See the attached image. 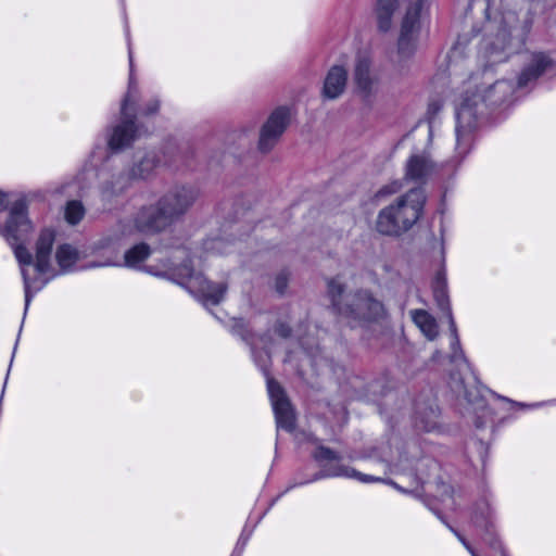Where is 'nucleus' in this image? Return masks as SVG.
I'll use <instances>...</instances> for the list:
<instances>
[{
	"label": "nucleus",
	"mask_w": 556,
	"mask_h": 556,
	"mask_svg": "<svg viewBox=\"0 0 556 556\" xmlns=\"http://www.w3.org/2000/svg\"><path fill=\"white\" fill-rule=\"evenodd\" d=\"M410 315L413 321L427 339L432 341L439 336V327L437 320L427 311L414 309L410 312Z\"/></svg>",
	"instance_id": "412c9836"
},
{
	"label": "nucleus",
	"mask_w": 556,
	"mask_h": 556,
	"mask_svg": "<svg viewBox=\"0 0 556 556\" xmlns=\"http://www.w3.org/2000/svg\"><path fill=\"white\" fill-rule=\"evenodd\" d=\"M486 22L483 26L484 35L480 42L479 54L485 60V67L508 60L511 53L517 52L526 45L527 37L533 26V15L527 12L522 21L516 24L515 13H507L500 21L490 18V0H485Z\"/></svg>",
	"instance_id": "f03ea898"
},
{
	"label": "nucleus",
	"mask_w": 556,
	"mask_h": 556,
	"mask_svg": "<svg viewBox=\"0 0 556 556\" xmlns=\"http://www.w3.org/2000/svg\"><path fill=\"white\" fill-rule=\"evenodd\" d=\"M450 330H451L452 338H453L452 339V343H451V346H452V350H453V353L451 355V361L452 362H456L459 358L466 361L464 352L460 349V341H459V337H458V333H457V328L455 327V332L451 328H450Z\"/></svg>",
	"instance_id": "cd10ccee"
},
{
	"label": "nucleus",
	"mask_w": 556,
	"mask_h": 556,
	"mask_svg": "<svg viewBox=\"0 0 556 556\" xmlns=\"http://www.w3.org/2000/svg\"><path fill=\"white\" fill-rule=\"evenodd\" d=\"M515 92L510 80L498 79L492 85L478 90L466 92L456 108V148L465 153L471 146L473 131L489 110L506 103Z\"/></svg>",
	"instance_id": "7ed1b4c3"
},
{
	"label": "nucleus",
	"mask_w": 556,
	"mask_h": 556,
	"mask_svg": "<svg viewBox=\"0 0 556 556\" xmlns=\"http://www.w3.org/2000/svg\"><path fill=\"white\" fill-rule=\"evenodd\" d=\"M439 518L446 525V527L456 535V538L462 542V544L466 547V549L473 554L475 548L470 545V543L465 539L464 535H462L455 528H453L450 523H447L444 518L440 515H438Z\"/></svg>",
	"instance_id": "7c9ffc66"
},
{
	"label": "nucleus",
	"mask_w": 556,
	"mask_h": 556,
	"mask_svg": "<svg viewBox=\"0 0 556 556\" xmlns=\"http://www.w3.org/2000/svg\"><path fill=\"white\" fill-rule=\"evenodd\" d=\"M178 276L186 281L181 282L191 294L200 298L204 305L219 304L227 290L225 283H213L206 280L200 271H195L193 267L187 268L186 274L178 271Z\"/></svg>",
	"instance_id": "9d476101"
},
{
	"label": "nucleus",
	"mask_w": 556,
	"mask_h": 556,
	"mask_svg": "<svg viewBox=\"0 0 556 556\" xmlns=\"http://www.w3.org/2000/svg\"><path fill=\"white\" fill-rule=\"evenodd\" d=\"M290 122V111L287 108L276 109L262 126L258 139V150L269 152L278 142Z\"/></svg>",
	"instance_id": "ddd939ff"
},
{
	"label": "nucleus",
	"mask_w": 556,
	"mask_h": 556,
	"mask_svg": "<svg viewBox=\"0 0 556 556\" xmlns=\"http://www.w3.org/2000/svg\"><path fill=\"white\" fill-rule=\"evenodd\" d=\"M475 36L480 33V29H473Z\"/></svg>",
	"instance_id": "79ce46f5"
},
{
	"label": "nucleus",
	"mask_w": 556,
	"mask_h": 556,
	"mask_svg": "<svg viewBox=\"0 0 556 556\" xmlns=\"http://www.w3.org/2000/svg\"><path fill=\"white\" fill-rule=\"evenodd\" d=\"M465 42H466L465 36H459L458 39H457V45H463Z\"/></svg>",
	"instance_id": "4c0bfd02"
},
{
	"label": "nucleus",
	"mask_w": 556,
	"mask_h": 556,
	"mask_svg": "<svg viewBox=\"0 0 556 556\" xmlns=\"http://www.w3.org/2000/svg\"><path fill=\"white\" fill-rule=\"evenodd\" d=\"M433 299L448 319L450 328L455 332V320L452 313L445 268H440L431 283Z\"/></svg>",
	"instance_id": "a211bd4d"
},
{
	"label": "nucleus",
	"mask_w": 556,
	"mask_h": 556,
	"mask_svg": "<svg viewBox=\"0 0 556 556\" xmlns=\"http://www.w3.org/2000/svg\"><path fill=\"white\" fill-rule=\"evenodd\" d=\"M327 293L334 312L351 327L366 326L380 315L381 304L367 289L344 295V286L338 278H332L328 280Z\"/></svg>",
	"instance_id": "39448f33"
},
{
	"label": "nucleus",
	"mask_w": 556,
	"mask_h": 556,
	"mask_svg": "<svg viewBox=\"0 0 556 556\" xmlns=\"http://www.w3.org/2000/svg\"><path fill=\"white\" fill-rule=\"evenodd\" d=\"M377 24H378V27H382V14L379 13V11L377 10Z\"/></svg>",
	"instance_id": "e433bc0d"
},
{
	"label": "nucleus",
	"mask_w": 556,
	"mask_h": 556,
	"mask_svg": "<svg viewBox=\"0 0 556 556\" xmlns=\"http://www.w3.org/2000/svg\"><path fill=\"white\" fill-rule=\"evenodd\" d=\"M159 164V160L154 153H147L138 163L131 168V176L134 178H147Z\"/></svg>",
	"instance_id": "4be33fe9"
},
{
	"label": "nucleus",
	"mask_w": 556,
	"mask_h": 556,
	"mask_svg": "<svg viewBox=\"0 0 556 556\" xmlns=\"http://www.w3.org/2000/svg\"><path fill=\"white\" fill-rule=\"evenodd\" d=\"M288 278L285 274H280L276 278V290L282 294L287 288Z\"/></svg>",
	"instance_id": "2f4dec72"
},
{
	"label": "nucleus",
	"mask_w": 556,
	"mask_h": 556,
	"mask_svg": "<svg viewBox=\"0 0 556 556\" xmlns=\"http://www.w3.org/2000/svg\"><path fill=\"white\" fill-rule=\"evenodd\" d=\"M160 109V101L154 99L150 101L144 110V115L149 116L156 113Z\"/></svg>",
	"instance_id": "72a5a7b5"
},
{
	"label": "nucleus",
	"mask_w": 556,
	"mask_h": 556,
	"mask_svg": "<svg viewBox=\"0 0 556 556\" xmlns=\"http://www.w3.org/2000/svg\"><path fill=\"white\" fill-rule=\"evenodd\" d=\"M193 264V260L189 258L187 262L180 264V265H175V264H172L166 270H164L163 273H154V275L156 276H166L170 279H174L175 281H177L179 285H181L182 281H186L185 279H181L179 276H178V271H181L182 274H186V267L187 268H191ZM150 274H153V270H150Z\"/></svg>",
	"instance_id": "393cba45"
},
{
	"label": "nucleus",
	"mask_w": 556,
	"mask_h": 556,
	"mask_svg": "<svg viewBox=\"0 0 556 556\" xmlns=\"http://www.w3.org/2000/svg\"><path fill=\"white\" fill-rule=\"evenodd\" d=\"M396 7H397V0H393V1H386L384 0V7H383V10H384V31L389 27L391 15L395 11Z\"/></svg>",
	"instance_id": "c756f323"
},
{
	"label": "nucleus",
	"mask_w": 556,
	"mask_h": 556,
	"mask_svg": "<svg viewBox=\"0 0 556 556\" xmlns=\"http://www.w3.org/2000/svg\"><path fill=\"white\" fill-rule=\"evenodd\" d=\"M200 190L190 185L170 188L157 202V206H144L134 219L135 228L142 233L162 231L181 218L197 202Z\"/></svg>",
	"instance_id": "20e7f679"
},
{
	"label": "nucleus",
	"mask_w": 556,
	"mask_h": 556,
	"mask_svg": "<svg viewBox=\"0 0 556 556\" xmlns=\"http://www.w3.org/2000/svg\"><path fill=\"white\" fill-rule=\"evenodd\" d=\"M100 249L108 252V256L102 262H90L86 268H96L104 266H122L137 268L150 255V248L146 243H139L124 253V262H121L119 251L115 241L104 239L100 241Z\"/></svg>",
	"instance_id": "9b49d317"
},
{
	"label": "nucleus",
	"mask_w": 556,
	"mask_h": 556,
	"mask_svg": "<svg viewBox=\"0 0 556 556\" xmlns=\"http://www.w3.org/2000/svg\"><path fill=\"white\" fill-rule=\"evenodd\" d=\"M380 218H382V210L379 211L378 215H377V219L379 220Z\"/></svg>",
	"instance_id": "ea45409f"
},
{
	"label": "nucleus",
	"mask_w": 556,
	"mask_h": 556,
	"mask_svg": "<svg viewBox=\"0 0 556 556\" xmlns=\"http://www.w3.org/2000/svg\"><path fill=\"white\" fill-rule=\"evenodd\" d=\"M556 67L555 61L544 52H534L531 54L529 63L522 68L518 76L517 85L519 88L527 87L532 81L548 71Z\"/></svg>",
	"instance_id": "f3484780"
},
{
	"label": "nucleus",
	"mask_w": 556,
	"mask_h": 556,
	"mask_svg": "<svg viewBox=\"0 0 556 556\" xmlns=\"http://www.w3.org/2000/svg\"><path fill=\"white\" fill-rule=\"evenodd\" d=\"M471 556H479V555H478V554H477V552L475 551V552H473V554H471Z\"/></svg>",
	"instance_id": "a18cd8bd"
},
{
	"label": "nucleus",
	"mask_w": 556,
	"mask_h": 556,
	"mask_svg": "<svg viewBox=\"0 0 556 556\" xmlns=\"http://www.w3.org/2000/svg\"><path fill=\"white\" fill-rule=\"evenodd\" d=\"M372 61L368 55H359L354 70L356 92L366 104H371L378 87V80L372 75Z\"/></svg>",
	"instance_id": "2eb2a0df"
},
{
	"label": "nucleus",
	"mask_w": 556,
	"mask_h": 556,
	"mask_svg": "<svg viewBox=\"0 0 556 556\" xmlns=\"http://www.w3.org/2000/svg\"><path fill=\"white\" fill-rule=\"evenodd\" d=\"M252 354H253L255 363L258 366H261L262 370L265 371L266 363H267V359L269 358V352L268 351L265 352V359H263L262 356H260V357L257 356V353H256L255 349H252Z\"/></svg>",
	"instance_id": "473e14b6"
},
{
	"label": "nucleus",
	"mask_w": 556,
	"mask_h": 556,
	"mask_svg": "<svg viewBox=\"0 0 556 556\" xmlns=\"http://www.w3.org/2000/svg\"><path fill=\"white\" fill-rule=\"evenodd\" d=\"M383 483H388V484H391V485H393V486H396L395 482H393V481H391V480H387V479H384V480H383Z\"/></svg>",
	"instance_id": "58836bf2"
},
{
	"label": "nucleus",
	"mask_w": 556,
	"mask_h": 556,
	"mask_svg": "<svg viewBox=\"0 0 556 556\" xmlns=\"http://www.w3.org/2000/svg\"><path fill=\"white\" fill-rule=\"evenodd\" d=\"M471 556H479V555H478V554H477V552L475 551V552H473V554H471Z\"/></svg>",
	"instance_id": "49530a36"
},
{
	"label": "nucleus",
	"mask_w": 556,
	"mask_h": 556,
	"mask_svg": "<svg viewBox=\"0 0 556 556\" xmlns=\"http://www.w3.org/2000/svg\"><path fill=\"white\" fill-rule=\"evenodd\" d=\"M245 543H247V540L239 539L238 544H237L235 551L232 552L231 556H241Z\"/></svg>",
	"instance_id": "c9c22d12"
},
{
	"label": "nucleus",
	"mask_w": 556,
	"mask_h": 556,
	"mask_svg": "<svg viewBox=\"0 0 556 556\" xmlns=\"http://www.w3.org/2000/svg\"><path fill=\"white\" fill-rule=\"evenodd\" d=\"M275 332L281 338H288L291 333V330L287 325L280 323L275 327Z\"/></svg>",
	"instance_id": "f704fd0d"
},
{
	"label": "nucleus",
	"mask_w": 556,
	"mask_h": 556,
	"mask_svg": "<svg viewBox=\"0 0 556 556\" xmlns=\"http://www.w3.org/2000/svg\"><path fill=\"white\" fill-rule=\"evenodd\" d=\"M267 391L275 413L278 428L292 431L295 427V414L280 384L271 378H267Z\"/></svg>",
	"instance_id": "4468645a"
},
{
	"label": "nucleus",
	"mask_w": 556,
	"mask_h": 556,
	"mask_svg": "<svg viewBox=\"0 0 556 556\" xmlns=\"http://www.w3.org/2000/svg\"><path fill=\"white\" fill-rule=\"evenodd\" d=\"M472 521L476 527L483 529V541L491 547V549L500 556H507L501 540L493 530L491 509L486 503L477 505L472 515Z\"/></svg>",
	"instance_id": "dca6fc26"
},
{
	"label": "nucleus",
	"mask_w": 556,
	"mask_h": 556,
	"mask_svg": "<svg viewBox=\"0 0 556 556\" xmlns=\"http://www.w3.org/2000/svg\"><path fill=\"white\" fill-rule=\"evenodd\" d=\"M348 81V73L344 67L332 66L325 78L321 94L325 99L334 100L339 98L345 90Z\"/></svg>",
	"instance_id": "6ab92c4d"
},
{
	"label": "nucleus",
	"mask_w": 556,
	"mask_h": 556,
	"mask_svg": "<svg viewBox=\"0 0 556 556\" xmlns=\"http://www.w3.org/2000/svg\"><path fill=\"white\" fill-rule=\"evenodd\" d=\"M440 414L432 390L421 392L414 403L413 426L418 431H434L439 427Z\"/></svg>",
	"instance_id": "f8f14e48"
},
{
	"label": "nucleus",
	"mask_w": 556,
	"mask_h": 556,
	"mask_svg": "<svg viewBox=\"0 0 556 556\" xmlns=\"http://www.w3.org/2000/svg\"><path fill=\"white\" fill-rule=\"evenodd\" d=\"M424 8V0H417L407 8L401 23L397 39V55L402 60L414 55L417 48L418 35L420 31V14Z\"/></svg>",
	"instance_id": "1a4fd4ad"
},
{
	"label": "nucleus",
	"mask_w": 556,
	"mask_h": 556,
	"mask_svg": "<svg viewBox=\"0 0 556 556\" xmlns=\"http://www.w3.org/2000/svg\"><path fill=\"white\" fill-rule=\"evenodd\" d=\"M433 169L431 161L426 155H412L406 164V176L415 181L425 180Z\"/></svg>",
	"instance_id": "aec40b11"
},
{
	"label": "nucleus",
	"mask_w": 556,
	"mask_h": 556,
	"mask_svg": "<svg viewBox=\"0 0 556 556\" xmlns=\"http://www.w3.org/2000/svg\"><path fill=\"white\" fill-rule=\"evenodd\" d=\"M85 215V208L81 202L77 200H73L67 202L65 206L64 216L68 224L76 225L78 224Z\"/></svg>",
	"instance_id": "b1692460"
},
{
	"label": "nucleus",
	"mask_w": 556,
	"mask_h": 556,
	"mask_svg": "<svg viewBox=\"0 0 556 556\" xmlns=\"http://www.w3.org/2000/svg\"><path fill=\"white\" fill-rule=\"evenodd\" d=\"M314 458L321 465V470L311 481L324 478L345 477L354 478L362 483L380 482L381 478L362 473L351 467L340 464L341 456L326 446H318L314 452Z\"/></svg>",
	"instance_id": "0eeeda50"
},
{
	"label": "nucleus",
	"mask_w": 556,
	"mask_h": 556,
	"mask_svg": "<svg viewBox=\"0 0 556 556\" xmlns=\"http://www.w3.org/2000/svg\"><path fill=\"white\" fill-rule=\"evenodd\" d=\"M443 101L440 98H433L428 103L427 116L429 121H432L442 110Z\"/></svg>",
	"instance_id": "c85d7f7f"
},
{
	"label": "nucleus",
	"mask_w": 556,
	"mask_h": 556,
	"mask_svg": "<svg viewBox=\"0 0 556 556\" xmlns=\"http://www.w3.org/2000/svg\"><path fill=\"white\" fill-rule=\"evenodd\" d=\"M8 194L0 191V212L9 207ZM28 200L25 195L18 197L11 203L9 217L5 226L0 225V233L12 247L14 256L18 263L24 283L25 313L27 312L34 292L35 280L29 275V268L34 265L39 275L48 274L50 270V256L55 239L52 229H43L36 242V258L27 250L24 243L29 239L34 227L27 216Z\"/></svg>",
	"instance_id": "f257e3e1"
},
{
	"label": "nucleus",
	"mask_w": 556,
	"mask_h": 556,
	"mask_svg": "<svg viewBox=\"0 0 556 556\" xmlns=\"http://www.w3.org/2000/svg\"><path fill=\"white\" fill-rule=\"evenodd\" d=\"M471 556H479V555H478V554H477V552L475 551V552H473V554H471Z\"/></svg>",
	"instance_id": "c03bdc74"
},
{
	"label": "nucleus",
	"mask_w": 556,
	"mask_h": 556,
	"mask_svg": "<svg viewBox=\"0 0 556 556\" xmlns=\"http://www.w3.org/2000/svg\"><path fill=\"white\" fill-rule=\"evenodd\" d=\"M45 285H46V282L42 286L35 288V292L40 290Z\"/></svg>",
	"instance_id": "a19ab883"
},
{
	"label": "nucleus",
	"mask_w": 556,
	"mask_h": 556,
	"mask_svg": "<svg viewBox=\"0 0 556 556\" xmlns=\"http://www.w3.org/2000/svg\"><path fill=\"white\" fill-rule=\"evenodd\" d=\"M128 56L130 67L129 87L121 108L123 121L119 125L114 127L113 132L109 139V146L112 150H121L126 148L140 136L139 130L135 125V115L132 113H128L129 104L132 101L134 93L136 92V86L132 80L134 62L130 47L128 48Z\"/></svg>",
	"instance_id": "6e6552de"
},
{
	"label": "nucleus",
	"mask_w": 556,
	"mask_h": 556,
	"mask_svg": "<svg viewBox=\"0 0 556 556\" xmlns=\"http://www.w3.org/2000/svg\"><path fill=\"white\" fill-rule=\"evenodd\" d=\"M126 181L123 179V182L119 180L115 182H109L103 187L102 198L105 201H110L114 195H117L123 192L126 188Z\"/></svg>",
	"instance_id": "a878e982"
},
{
	"label": "nucleus",
	"mask_w": 556,
	"mask_h": 556,
	"mask_svg": "<svg viewBox=\"0 0 556 556\" xmlns=\"http://www.w3.org/2000/svg\"><path fill=\"white\" fill-rule=\"evenodd\" d=\"M226 243L223 239H210L204 243V250L206 253L223 254L226 253Z\"/></svg>",
	"instance_id": "bb28decb"
},
{
	"label": "nucleus",
	"mask_w": 556,
	"mask_h": 556,
	"mask_svg": "<svg viewBox=\"0 0 556 556\" xmlns=\"http://www.w3.org/2000/svg\"><path fill=\"white\" fill-rule=\"evenodd\" d=\"M55 258L61 269L66 271L78 260V252L70 244H62L56 250Z\"/></svg>",
	"instance_id": "5701e85b"
},
{
	"label": "nucleus",
	"mask_w": 556,
	"mask_h": 556,
	"mask_svg": "<svg viewBox=\"0 0 556 556\" xmlns=\"http://www.w3.org/2000/svg\"><path fill=\"white\" fill-rule=\"evenodd\" d=\"M426 200L420 187L401 195L394 205L384 210V235L400 236L409 230L421 217Z\"/></svg>",
	"instance_id": "423d86ee"
},
{
	"label": "nucleus",
	"mask_w": 556,
	"mask_h": 556,
	"mask_svg": "<svg viewBox=\"0 0 556 556\" xmlns=\"http://www.w3.org/2000/svg\"><path fill=\"white\" fill-rule=\"evenodd\" d=\"M3 392H4V389L2 390V394L0 395V402L2 401L3 399Z\"/></svg>",
	"instance_id": "37998d69"
}]
</instances>
